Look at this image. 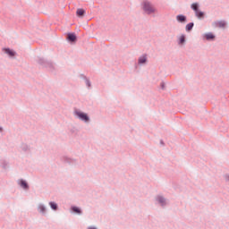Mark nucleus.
Returning a JSON list of instances; mask_svg holds the SVG:
<instances>
[{
    "instance_id": "1",
    "label": "nucleus",
    "mask_w": 229,
    "mask_h": 229,
    "mask_svg": "<svg viewBox=\"0 0 229 229\" xmlns=\"http://www.w3.org/2000/svg\"><path fill=\"white\" fill-rule=\"evenodd\" d=\"M143 10L147 13H155L157 12V9L148 1L143 2Z\"/></svg>"
},
{
    "instance_id": "2",
    "label": "nucleus",
    "mask_w": 229,
    "mask_h": 229,
    "mask_svg": "<svg viewBox=\"0 0 229 229\" xmlns=\"http://www.w3.org/2000/svg\"><path fill=\"white\" fill-rule=\"evenodd\" d=\"M191 8H192V10H194L196 16L199 19H201L203 17V15H204L203 12H199V10H198V4H192Z\"/></svg>"
},
{
    "instance_id": "3",
    "label": "nucleus",
    "mask_w": 229,
    "mask_h": 229,
    "mask_svg": "<svg viewBox=\"0 0 229 229\" xmlns=\"http://www.w3.org/2000/svg\"><path fill=\"white\" fill-rule=\"evenodd\" d=\"M76 115L79 117V119H81V121H85L86 123L89 121V116L85 113H81L80 111L75 112Z\"/></svg>"
},
{
    "instance_id": "4",
    "label": "nucleus",
    "mask_w": 229,
    "mask_h": 229,
    "mask_svg": "<svg viewBox=\"0 0 229 229\" xmlns=\"http://www.w3.org/2000/svg\"><path fill=\"white\" fill-rule=\"evenodd\" d=\"M213 26L215 28H225V26H226V23L225 21H215L213 23Z\"/></svg>"
},
{
    "instance_id": "5",
    "label": "nucleus",
    "mask_w": 229,
    "mask_h": 229,
    "mask_svg": "<svg viewBox=\"0 0 229 229\" xmlns=\"http://www.w3.org/2000/svg\"><path fill=\"white\" fill-rule=\"evenodd\" d=\"M176 19L178 22H185V21H187V18L182 14L177 15Z\"/></svg>"
},
{
    "instance_id": "6",
    "label": "nucleus",
    "mask_w": 229,
    "mask_h": 229,
    "mask_svg": "<svg viewBox=\"0 0 229 229\" xmlns=\"http://www.w3.org/2000/svg\"><path fill=\"white\" fill-rule=\"evenodd\" d=\"M4 51L6 53V55H9V56H15V52L10 50L9 48H4Z\"/></svg>"
},
{
    "instance_id": "7",
    "label": "nucleus",
    "mask_w": 229,
    "mask_h": 229,
    "mask_svg": "<svg viewBox=\"0 0 229 229\" xmlns=\"http://www.w3.org/2000/svg\"><path fill=\"white\" fill-rule=\"evenodd\" d=\"M76 13H77L78 17H83V15H85V10H83V9H77Z\"/></svg>"
},
{
    "instance_id": "8",
    "label": "nucleus",
    "mask_w": 229,
    "mask_h": 229,
    "mask_svg": "<svg viewBox=\"0 0 229 229\" xmlns=\"http://www.w3.org/2000/svg\"><path fill=\"white\" fill-rule=\"evenodd\" d=\"M20 185L22 187V189H28V182L24 180H20Z\"/></svg>"
},
{
    "instance_id": "9",
    "label": "nucleus",
    "mask_w": 229,
    "mask_h": 229,
    "mask_svg": "<svg viewBox=\"0 0 229 229\" xmlns=\"http://www.w3.org/2000/svg\"><path fill=\"white\" fill-rule=\"evenodd\" d=\"M68 40H70V42H74L76 40V35L69 34L68 35Z\"/></svg>"
},
{
    "instance_id": "10",
    "label": "nucleus",
    "mask_w": 229,
    "mask_h": 229,
    "mask_svg": "<svg viewBox=\"0 0 229 229\" xmlns=\"http://www.w3.org/2000/svg\"><path fill=\"white\" fill-rule=\"evenodd\" d=\"M206 38H207V40H214L215 36L212 33H208V34H206Z\"/></svg>"
},
{
    "instance_id": "11",
    "label": "nucleus",
    "mask_w": 229,
    "mask_h": 229,
    "mask_svg": "<svg viewBox=\"0 0 229 229\" xmlns=\"http://www.w3.org/2000/svg\"><path fill=\"white\" fill-rule=\"evenodd\" d=\"M194 28V23L191 22L186 25V31H191Z\"/></svg>"
},
{
    "instance_id": "12",
    "label": "nucleus",
    "mask_w": 229,
    "mask_h": 229,
    "mask_svg": "<svg viewBox=\"0 0 229 229\" xmlns=\"http://www.w3.org/2000/svg\"><path fill=\"white\" fill-rule=\"evenodd\" d=\"M157 201H159V203H161V205H165V199L163 197H158L157 198Z\"/></svg>"
},
{
    "instance_id": "13",
    "label": "nucleus",
    "mask_w": 229,
    "mask_h": 229,
    "mask_svg": "<svg viewBox=\"0 0 229 229\" xmlns=\"http://www.w3.org/2000/svg\"><path fill=\"white\" fill-rule=\"evenodd\" d=\"M49 205L53 210H56V208H58V206L55 202H50Z\"/></svg>"
},
{
    "instance_id": "14",
    "label": "nucleus",
    "mask_w": 229,
    "mask_h": 229,
    "mask_svg": "<svg viewBox=\"0 0 229 229\" xmlns=\"http://www.w3.org/2000/svg\"><path fill=\"white\" fill-rule=\"evenodd\" d=\"M139 64H146V56L140 57Z\"/></svg>"
},
{
    "instance_id": "15",
    "label": "nucleus",
    "mask_w": 229,
    "mask_h": 229,
    "mask_svg": "<svg viewBox=\"0 0 229 229\" xmlns=\"http://www.w3.org/2000/svg\"><path fill=\"white\" fill-rule=\"evenodd\" d=\"M72 210L75 212V214H81V210H80L78 208L73 207L72 208Z\"/></svg>"
},
{
    "instance_id": "16",
    "label": "nucleus",
    "mask_w": 229,
    "mask_h": 229,
    "mask_svg": "<svg viewBox=\"0 0 229 229\" xmlns=\"http://www.w3.org/2000/svg\"><path fill=\"white\" fill-rule=\"evenodd\" d=\"M179 40H180V44H183V42H185V36H184V35H182V36L179 38Z\"/></svg>"
},
{
    "instance_id": "17",
    "label": "nucleus",
    "mask_w": 229,
    "mask_h": 229,
    "mask_svg": "<svg viewBox=\"0 0 229 229\" xmlns=\"http://www.w3.org/2000/svg\"><path fill=\"white\" fill-rule=\"evenodd\" d=\"M38 210L39 212H42V214H44V212H46V208L44 206H39Z\"/></svg>"
},
{
    "instance_id": "18",
    "label": "nucleus",
    "mask_w": 229,
    "mask_h": 229,
    "mask_svg": "<svg viewBox=\"0 0 229 229\" xmlns=\"http://www.w3.org/2000/svg\"><path fill=\"white\" fill-rule=\"evenodd\" d=\"M88 87H90V83L88 81Z\"/></svg>"
}]
</instances>
